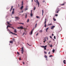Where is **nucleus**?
I'll return each instance as SVG.
<instances>
[{"label":"nucleus","mask_w":66,"mask_h":66,"mask_svg":"<svg viewBox=\"0 0 66 66\" xmlns=\"http://www.w3.org/2000/svg\"><path fill=\"white\" fill-rule=\"evenodd\" d=\"M60 11V10H59V8H57L55 11V13H59V12Z\"/></svg>","instance_id":"f257e3e1"},{"label":"nucleus","mask_w":66,"mask_h":66,"mask_svg":"<svg viewBox=\"0 0 66 66\" xmlns=\"http://www.w3.org/2000/svg\"><path fill=\"white\" fill-rule=\"evenodd\" d=\"M22 50H21V53L22 54H23V52H24V51L23 50V47H22L21 48Z\"/></svg>","instance_id":"f03ea898"},{"label":"nucleus","mask_w":66,"mask_h":66,"mask_svg":"<svg viewBox=\"0 0 66 66\" xmlns=\"http://www.w3.org/2000/svg\"><path fill=\"white\" fill-rule=\"evenodd\" d=\"M54 28H55V26H53L51 27V30H53Z\"/></svg>","instance_id":"7ed1b4c3"},{"label":"nucleus","mask_w":66,"mask_h":66,"mask_svg":"<svg viewBox=\"0 0 66 66\" xmlns=\"http://www.w3.org/2000/svg\"><path fill=\"white\" fill-rule=\"evenodd\" d=\"M7 24H9V25H10V26H12V24H11V23H9V22H7Z\"/></svg>","instance_id":"20e7f679"},{"label":"nucleus","mask_w":66,"mask_h":66,"mask_svg":"<svg viewBox=\"0 0 66 66\" xmlns=\"http://www.w3.org/2000/svg\"><path fill=\"white\" fill-rule=\"evenodd\" d=\"M45 41H46V37H45L44 39V41H43V42H44V43H45Z\"/></svg>","instance_id":"39448f33"},{"label":"nucleus","mask_w":66,"mask_h":66,"mask_svg":"<svg viewBox=\"0 0 66 66\" xmlns=\"http://www.w3.org/2000/svg\"><path fill=\"white\" fill-rule=\"evenodd\" d=\"M24 29V28L23 27V26H21L20 27V29Z\"/></svg>","instance_id":"423d86ee"},{"label":"nucleus","mask_w":66,"mask_h":66,"mask_svg":"<svg viewBox=\"0 0 66 66\" xmlns=\"http://www.w3.org/2000/svg\"><path fill=\"white\" fill-rule=\"evenodd\" d=\"M14 30H14V33H17V30H16V29H14Z\"/></svg>","instance_id":"0eeeda50"},{"label":"nucleus","mask_w":66,"mask_h":66,"mask_svg":"<svg viewBox=\"0 0 66 66\" xmlns=\"http://www.w3.org/2000/svg\"><path fill=\"white\" fill-rule=\"evenodd\" d=\"M10 33H11V34H14V35H17V34H15L14 33L11 31L10 32Z\"/></svg>","instance_id":"6e6552de"},{"label":"nucleus","mask_w":66,"mask_h":66,"mask_svg":"<svg viewBox=\"0 0 66 66\" xmlns=\"http://www.w3.org/2000/svg\"><path fill=\"white\" fill-rule=\"evenodd\" d=\"M49 27H48L46 29V32H48V29H49Z\"/></svg>","instance_id":"1a4fd4ad"},{"label":"nucleus","mask_w":66,"mask_h":66,"mask_svg":"<svg viewBox=\"0 0 66 66\" xmlns=\"http://www.w3.org/2000/svg\"><path fill=\"white\" fill-rule=\"evenodd\" d=\"M63 63L64 64H66V60H64L63 61Z\"/></svg>","instance_id":"9d476101"},{"label":"nucleus","mask_w":66,"mask_h":66,"mask_svg":"<svg viewBox=\"0 0 66 66\" xmlns=\"http://www.w3.org/2000/svg\"><path fill=\"white\" fill-rule=\"evenodd\" d=\"M45 47H47V46H41V47H42V48H45Z\"/></svg>","instance_id":"9b49d317"},{"label":"nucleus","mask_w":66,"mask_h":66,"mask_svg":"<svg viewBox=\"0 0 66 66\" xmlns=\"http://www.w3.org/2000/svg\"><path fill=\"white\" fill-rule=\"evenodd\" d=\"M13 6H11V9L10 10V12H11V11L12 10V9H13Z\"/></svg>","instance_id":"f8f14e48"},{"label":"nucleus","mask_w":66,"mask_h":66,"mask_svg":"<svg viewBox=\"0 0 66 66\" xmlns=\"http://www.w3.org/2000/svg\"><path fill=\"white\" fill-rule=\"evenodd\" d=\"M25 14V18H27V13H26Z\"/></svg>","instance_id":"ddd939ff"},{"label":"nucleus","mask_w":66,"mask_h":66,"mask_svg":"<svg viewBox=\"0 0 66 66\" xmlns=\"http://www.w3.org/2000/svg\"><path fill=\"white\" fill-rule=\"evenodd\" d=\"M23 6H21V7H20V9L21 10H22L23 9Z\"/></svg>","instance_id":"4468645a"},{"label":"nucleus","mask_w":66,"mask_h":66,"mask_svg":"<svg viewBox=\"0 0 66 66\" xmlns=\"http://www.w3.org/2000/svg\"><path fill=\"white\" fill-rule=\"evenodd\" d=\"M32 33H33V31H32V30H31V32L30 33V35H32Z\"/></svg>","instance_id":"2eb2a0df"},{"label":"nucleus","mask_w":66,"mask_h":66,"mask_svg":"<svg viewBox=\"0 0 66 66\" xmlns=\"http://www.w3.org/2000/svg\"><path fill=\"white\" fill-rule=\"evenodd\" d=\"M15 18L16 19H18V18H19V17L16 16L15 17Z\"/></svg>","instance_id":"dca6fc26"},{"label":"nucleus","mask_w":66,"mask_h":66,"mask_svg":"<svg viewBox=\"0 0 66 66\" xmlns=\"http://www.w3.org/2000/svg\"><path fill=\"white\" fill-rule=\"evenodd\" d=\"M38 4V7H39V5H39V2H38V3H37Z\"/></svg>","instance_id":"f3484780"},{"label":"nucleus","mask_w":66,"mask_h":66,"mask_svg":"<svg viewBox=\"0 0 66 66\" xmlns=\"http://www.w3.org/2000/svg\"><path fill=\"white\" fill-rule=\"evenodd\" d=\"M36 18H38H38H39V19H40V17L38 16H36Z\"/></svg>","instance_id":"a211bd4d"},{"label":"nucleus","mask_w":66,"mask_h":66,"mask_svg":"<svg viewBox=\"0 0 66 66\" xmlns=\"http://www.w3.org/2000/svg\"><path fill=\"white\" fill-rule=\"evenodd\" d=\"M10 43L12 44L13 43V42L12 41H10Z\"/></svg>","instance_id":"6ab92c4d"},{"label":"nucleus","mask_w":66,"mask_h":66,"mask_svg":"<svg viewBox=\"0 0 66 66\" xmlns=\"http://www.w3.org/2000/svg\"><path fill=\"white\" fill-rule=\"evenodd\" d=\"M52 52L53 53H54V52H55V50L54 49H53Z\"/></svg>","instance_id":"aec40b11"},{"label":"nucleus","mask_w":66,"mask_h":66,"mask_svg":"<svg viewBox=\"0 0 66 66\" xmlns=\"http://www.w3.org/2000/svg\"><path fill=\"white\" fill-rule=\"evenodd\" d=\"M30 16L31 17H32L33 16V14L31 13L30 14Z\"/></svg>","instance_id":"412c9836"},{"label":"nucleus","mask_w":66,"mask_h":66,"mask_svg":"<svg viewBox=\"0 0 66 66\" xmlns=\"http://www.w3.org/2000/svg\"><path fill=\"white\" fill-rule=\"evenodd\" d=\"M45 55L44 57H45V58H47V56H46L45 55Z\"/></svg>","instance_id":"4be33fe9"},{"label":"nucleus","mask_w":66,"mask_h":66,"mask_svg":"<svg viewBox=\"0 0 66 66\" xmlns=\"http://www.w3.org/2000/svg\"><path fill=\"white\" fill-rule=\"evenodd\" d=\"M20 24H22L23 25H24V23H19Z\"/></svg>","instance_id":"5701e85b"},{"label":"nucleus","mask_w":66,"mask_h":66,"mask_svg":"<svg viewBox=\"0 0 66 66\" xmlns=\"http://www.w3.org/2000/svg\"><path fill=\"white\" fill-rule=\"evenodd\" d=\"M53 19L54 21H56V19H55V18H53Z\"/></svg>","instance_id":"b1692460"},{"label":"nucleus","mask_w":66,"mask_h":66,"mask_svg":"<svg viewBox=\"0 0 66 66\" xmlns=\"http://www.w3.org/2000/svg\"><path fill=\"white\" fill-rule=\"evenodd\" d=\"M42 15H43V14H44V10H42Z\"/></svg>","instance_id":"393cba45"},{"label":"nucleus","mask_w":66,"mask_h":66,"mask_svg":"<svg viewBox=\"0 0 66 66\" xmlns=\"http://www.w3.org/2000/svg\"><path fill=\"white\" fill-rule=\"evenodd\" d=\"M50 47H52V45H50Z\"/></svg>","instance_id":"a878e982"},{"label":"nucleus","mask_w":66,"mask_h":66,"mask_svg":"<svg viewBox=\"0 0 66 66\" xmlns=\"http://www.w3.org/2000/svg\"><path fill=\"white\" fill-rule=\"evenodd\" d=\"M28 8H26L25 9V11H27V10H28Z\"/></svg>","instance_id":"bb28decb"},{"label":"nucleus","mask_w":66,"mask_h":66,"mask_svg":"<svg viewBox=\"0 0 66 66\" xmlns=\"http://www.w3.org/2000/svg\"><path fill=\"white\" fill-rule=\"evenodd\" d=\"M39 32H40V33H42L43 32V31L42 30H40Z\"/></svg>","instance_id":"cd10ccee"},{"label":"nucleus","mask_w":66,"mask_h":66,"mask_svg":"<svg viewBox=\"0 0 66 66\" xmlns=\"http://www.w3.org/2000/svg\"><path fill=\"white\" fill-rule=\"evenodd\" d=\"M44 48V50H46V47H45Z\"/></svg>","instance_id":"c85d7f7f"},{"label":"nucleus","mask_w":66,"mask_h":66,"mask_svg":"<svg viewBox=\"0 0 66 66\" xmlns=\"http://www.w3.org/2000/svg\"><path fill=\"white\" fill-rule=\"evenodd\" d=\"M37 23H36L35 25V28H36V27H37Z\"/></svg>","instance_id":"c756f323"},{"label":"nucleus","mask_w":66,"mask_h":66,"mask_svg":"<svg viewBox=\"0 0 66 66\" xmlns=\"http://www.w3.org/2000/svg\"><path fill=\"white\" fill-rule=\"evenodd\" d=\"M46 26H47V25H46V24H45L44 27H45V28H46Z\"/></svg>","instance_id":"7c9ffc66"},{"label":"nucleus","mask_w":66,"mask_h":66,"mask_svg":"<svg viewBox=\"0 0 66 66\" xmlns=\"http://www.w3.org/2000/svg\"><path fill=\"white\" fill-rule=\"evenodd\" d=\"M17 29H20V27H18Z\"/></svg>","instance_id":"2f4dec72"},{"label":"nucleus","mask_w":66,"mask_h":66,"mask_svg":"<svg viewBox=\"0 0 66 66\" xmlns=\"http://www.w3.org/2000/svg\"><path fill=\"white\" fill-rule=\"evenodd\" d=\"M21 60V57H19V60Z\"/></svg>","instance_id":"473e14b6"},{"label":"nucleus","mask_w":66,"mask_h":66,"mask_svg":"<svg viewBox=\"0 0 66 66\" xmlns=\"http://www.w3.org/2000/svg\"><path fill=\"white\" fill-rule=\"evenodd\" d=\"M36 1H37V3H38L39 2H38V0H36Z\"/></svg>","instance_id":"72a5a7b5"},{"label":"nucleus","mask_w":66,"mask_h":66,"mask_svg":"<svg viewBox=\"0 0 66 66\" xmlns=\"http://www.w3.org/2000/svg\"><path fill=\"white\" fill-rule=\"evenodd\" d=\"M17 54H18V55H19L20 54L19 53V52H17Z\"/></svg>","instance_id":"f704fd0d"},{"label":"nucleus","mask_w":66,"mask_h":66,"mask_svg":"<svg viewBox=\"0 0 66 66\" xmlns=\"http://www.w3.org/2000/svg\"><path fill=\"white\" fill-rule=\"evenodd\" d=\"M44 53L45 54H47V53L46 52H44Z\"/></svg>","instance_id":"c9c22d12"},{"label":"nucleus","mask_w":66,"mask_h":66,"mask_svg":"<svg viewBox=\"0 0 66 66\" xmlns=\"http://www.w3.org/2000/svg\"><path fill=\"white\" fill-rule=\"evenodd\" d=\"M23 1H22V5H23Z\"/></svg>","instance_id":"e433bc0d"},{"label":"nucleus","mask_w":66,"mask_h":66,"mask_svg":"<svg viewBox=\"0 0 66 66\" xmlns=\"http://www.w3.org/2000/svg\"><path fill=\"white\" fill-rule=\"evenodd\" d=\"M52 56H53L52 55H51L49 56V57H52Z\"/></svg>","instance_id":"4c0bfd02"},{"label":"nucleus","mask_w":66,"mask_h":66,"mask_svg":"<svg viewBox=\"0 0 66 66\" xmlns=\"http://www.w3.org/2000/svg\"><path fill=\"white\" fill-rule=\"evenodd\" d=\"M34 28L31 31H34Z\"/></svg>","instance_id":"58836bf2"},{"label":"nucleus","mask_w":66,"mask_h":66,"mask_svg":"<svg viewBox=\"0 0 66 66\" xmlns=\"http://www.w3.org/2000/svg\"><path fill=\"white\" fill-rule=\"evenodd\" d=\"M35 9H36V7H35L34 8V11H35Z\"/></svg>","instance_id":"ea45409f"},{"label":"nucleus","mask_w":66,"mask_h":66,"mask_svg":"<svg viewBox=\"0 0 66 66\" xmlns=\"http://www.w3.org/2000/svg\"><path fill=\"white\" fill-rule=\"evenodd\" d=\"M55 16H58V15L56 14L55 15Z\"/></svg>","instance_id":"a19ab883"},{"label":"nucleus","mask_w":66,"mask_h":66,"mask_svg":"<svg viewBox=\"0 0 66 66\" xmlns=\"http://www.w3.org/2000/svg\"><path fill=\"white\" fill-rule=\"evenodd\" d=\"M29 19H28L27 20V22H29Z\"/></svg>","instance_id":"79ce46f5"},{"label":"nucleus","mask_w":66,"mask_h":66,"mask_svg":"<svg viewBox=\"0 0 66 66\" xmlns=\"http://www.w3.org/2000/svg\"><path fill=\"white\" fill-rule=\"evenodd\" d=\"M54 39H56V38H55V36H54Z\"/></svg>","instance_id":"37998d69"},{"label":"nucleus","mask_w":66,"mask_h":66,"mask_svg":"<svg viewBox=\"0 0 66 66\" xmlns=\"http://www.w3.org/2000/svg\"><path fill=\"white\" fill-rule=\"evenodd\" d=\"M61 5H64V4H63Z\"/></svg>","instance_id":"c03bdc74"},{"label":"nucleus","mask_w":66,"mask_h":66,"mask_svg":"<svg viewBox=\"0 0 66 66\" xmlns=\"http://www.w3.org/2000/svg\"><path fill=\"white\" fill-rule=\"evenodd\" d=\"M7 27L8 28H9V27H10V25H8L7 26Z\"/></svg>","instance_id":"a18cd8bd"},{"label":"nucleus","mask_w":66,"mask_h":66,"mask_svg":"<svg viewBox=\"0 0 66 66\" xmlns=\"http://www.w3.org/2000/svg\"><path fill=\"white\" fill-rule=\"evenodd\" d=\"M46 21H45V22H44V24H46Z\"/></svg>","instance_id":"49530a36"},{"label":"nucleus","mask_w":66,"mask_h":66,"mask_svg":"<svg viewBox=\"0 0 66 66\" xmlns=\"http://www.w3.org/2000/svg\"><path fill=\"white\" fill-rule=\"evenodd\" d=\"M46 20H47V19H46V18H45V21H46Z\"/></svg>","instance_id":"de8ad7c7"},{"label":"nucleus","mask_w":66,"mask_h":66,"mask_svg":"<svg viewBox=\"0 0 66 66\" xmlns=\"http://www.w3.org/2000/svg\"><path fill=\"white\" fill-rule=\"evenodd\" d=\"M27 44L28 45H29V46H31V45H29V44H28V43H27Z\"/></svg>","instance_id":"09e8293b"},{"label":"nucleus","mask_w":66,"mask_h":66,"mask_svg":"<svg viewBox=\"0 0 66 66\" xmlns=\"http://www.w3.org/2000/svg\"><path fill=\"white\" fill-rule=\"evenodd\" d=\"M14 11H12V14H14Z\"/></svg>","instance_id":"8fccbe9b"},{"label":"nucleus","mask_w":66,"mask_h":66,"mask_svg":"<svg viewBox=\"0 0 66 66\" xmlns=\"http://www.w3.org/2000/svg\"><path fill=\"white\" fill-rule=\"evenodd\" d=\"M11 28H12L13 29H14V28H13V27H11Z\"/></svg>","instance_id":"3c124183"},{"label":"nucleus","mask_w":66,"mask_h":66,"mask_svg":"<svg viewBox=\"0 0 66 66\" xmlns=\"http://www.w3.org/2000/svg\"><path fill=\"white\" fill-rule=\"evenodd\" d=\"M50 38H51V39H52V37H51V36H50Z\"/></svg>","instance_id":"603ef678"},{"label":"nucleus","mask_w":66,"mask_h":66,"mask_svg":"<svg viewBox=\"0 0 66 66\" xmlns=\"http://www.w3.org/2000/svg\"><path fill=\"white\" fill-rule=\"evenodd\" d=\"M24 34H26L24 33V32L23 35H23H24Z\"/></svg>","instance_id":"864d4df0"},{"label":"nucleus","mask_w":66,"mask_h":66,"mask_svg":"<svg viewBox=\"0 0 66 66\" xmlns=\"http://www.w3.org/2000/svg\"><path fill=\"white\" fill-rule=\"evenodd\" d=\"M14 10H15V9L14 8H13V11H14Z\"/></svg>","instance_id":"5fc2aeb1"},{"label":"nucleus","mask_w":66,"mask_h":66,"mask_svg":"<svg viewBox=\"0 0 66 66\" xmlns=\"http://www.w3.org/2000/svg\"><path fill=\"white\" fill-rule=\"evenodd\" d=\"M45 2V1H43V3H44V2Z\"/></svg>","instance_id":"6e6d98bb"},{"label":"nucleus","mask_w":66,"mask_h":66,"mask_svg":"<svg viewBox=\"0 0 66 66\" xmlns=\"http://www.w3.org/2000/svg\"><path fill=\"white\" fill-rule=\"evenodd\" d=\"M52 25V24H51V23H50V24H49V25Z\"/></svg>","instance_id":"4d7b16f0"},{"label":"nucleus","mask_w":66,"mask_h":66,"mask_svg":"<svg viewBox=\"0 0 66 66\" xmlns=\"http://www.w3.org/2000/svg\"><path fill=\"white\" fill-rule=\"evenodd\" d=\"M50 52H49V53H48V54H50Z\"/></svg>","instance_id":"13d9d810"},{"label":"nucleus","mask_w":66,"mask_h":66,"mask_svg":"<svg viewBox=\"0 0 66 66\" xmlns=\"http://www.w3.org/2000/svg\"><path fill=\"white\" fill-rule=\"evenodd\" d=\"M18 20V19H16V20H15V21H16V20Z\"/></svg>","instance_id":"bf43d9fd"},{"label":"nucleus","mask_w":66,"mask_h":66,"mask_svg":"<svg viewBox=\"0 0 66 66\" xmlns=\"http://www.w3.org/2000/svg\"><path fill=\"white\" fill-rule=\"evenodd\" d=\"M38 33L37 35H36V36H37V35H38Z\"/></svg>","instance_id":"052dcab7"},{"label":"nucleus","mask_w":66,"mask_h":66,"mask_svg":"<svg viewBox=\"0 0 66 66\" xmlns=\"http://www.w3.org/2000/svg\"><path fill=\"white\" fill-rule=\"evenodd\" d=\"M13 40H15V39H13Z\"/></svg>","instance_id":"680f3d73"},{"label":"nucleus","mask_w":66,"mask_h":66,"mask_svg":"<svg viewBox=\"0 0 66 66\" xmlns=\"http://www.w3.org/2000/svg\"><path fill=\"white\" fill-rule=\"evenodd\" d=\"M54 35L53 34H52V36H53Z\"/></svg>","instance_id":"e2e57ef3"},{"label":"nucleus","mask_w":66,"mask_h":66,"mask_svg":"<svg viewBox=\"0 0 66 66\" xmlns=\"http://www.w3.org/2000/svg\"><path fill=\"white\" fill-rule=\"evenodd\" d=\"M49 43H51V41H50Z\"/></svg>","instance_id":"0e129e2a"},{"label":"nucleus","mask_w":66,"mask_h":66,"mask_svg":"<svg viewBox=\"0 0 66 66\" xmlns=\"http://www.w3.org/2000/svg\"><path fill=\"white\" fill-rule=\"evenodd\" d=\"M23 64H24V62H23Z\"/></svg>","instance_id":"69168bd1"},{"label":"nucleus","mask_w":66,"mask_h":66,"mask_svg":"<svg viewBox=\"0 0 66 66\" xmlns=\"http://www.w3.org/2000/svg\"><path fill=\"white\" fill-rule=\"evenodd\" d=\"M9 27H10V28H11V26H10Z\"/></svg>","instance_id":"338daca9"},{"label":"nucleus","mask_w":66,"mask_h":66,"mask_svg":"<svg viewBox=\"0 0 66 66\" xmlns=\"http://www.w3.org/2000/svg\"><path fill=\"white\" fill-rule=\"evenodd\" d=\"M8 28V27H7V28Z\"/></svg>","instance_id":"774afa93"}]
</instances>
